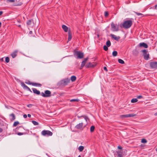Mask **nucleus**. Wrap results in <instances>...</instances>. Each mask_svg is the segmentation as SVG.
I'll use <instances>...</instances> for the list:
<instances>
[{
	"mask_svg": "<svg viewBox=\"0 0 157 157\" xmlns=\"http://www.w3.org/2000/svg\"><path fill=\"white\" fill-rule=\"evenodd\" d=\"M66 80L62 79L57 84V88H63L69 82L68 79H65Z\"/></svg>",
	"mask_w": 157,
	"mask_h": 157,
	"instance_id": "f257e3e1",
	"label": "nucleus"
},
{
	"mask_svg": "<svg viewBox=\"0 0 157 157\" xmlns=\"http://www.w3.org/2000/svg\"><path fill=\"white\" fill-rule=\"evenodd\" d=\"M132 25V22L131 20H126L124 21L122 25L123 27L126 29L130 28Z\"/></svg>",
	"mask_w": 157,
	"mask_h": 157,
	"instance_id": "f03ea898",
	"label": "nucleus"
},
{
	"mask_svg": "<svg viewBox=\"0 0 157 157\" xmlns=\"http://www.w3.org/2000/svg\"><path fill=\"white\" fill-rule=\"evenodd\" d=\"M74 56L75 57L76 56V58L77 59H81L83 58L84 54L79 51H75Z\"/></svg>",
	"mask_w": 157,
	"mask_h": 157,
	"instance_id": "7ed1b4c3",
	"label": "nucleus"
},
{
	"mask_svg": "<svg viewBox=\"0 0 157 157\" xmlns=\"http://www.w3.org/2000/svg\"><path fill=\"white\" fill-rule=\"evenodd\" d=\"M41 133L43 136H52L53 134L50 131L46 130L42 131Z\"/></svg>",
	"mask_w": 157,
	"mask_h": 157,
	"instance_id": "20e7f679",
	"label": "nucleus"
},
{
	"mask_svg": "<svg viewBox=\"0 0 157 157\" xmlns=\"http://www.w3.org/2000/svg\"><path fill=\"white\" fill-rule=\"evenodd\" d=\"M25 82L27 84L32 85L34 86L41 87L42 86V85L40 83L30 82L29 80L26 81Z\"/></svg>",
	"mask_w": 157,
	"mask_h": 157,
	"instance_id": "39448f33",
	"label": "nucleus"
},
{
	"mask_svg": "<svg viewBox=\"0 0 157 157\" xmlns=\"http://www.w3.org/2000/svg\"><path fill=\"white\" fill-rule=\"evenodd\" d=\"M111 28L113 29V31H117L118 30L119 26L117 24L115 25L113 22H112L111 25Z\"/></svg>",
	"mask_w": 157,
	"mask_h": 157,
	"instance_id": "423d86ee",
	"label": "nucleus"
},
{
	"mask_svg": "<svg viewBox=\"0 0 157 157\" xmlns=\"http://www.w3.org/2000/svg\"><path fill=\"white\" fill-rule=\"evenodd\" d=\"M150 66L152 68H157V62H151L150 63Z\"/></svg>",
	"mask_w": 157,
	"mask_h": 157,
	"instance_id": "0eeeda50",
	"label": "nucleus"
},
{
	"mask_svg": "<svg viewBox=\"0 0 157 157\" xmlns=\"http://www.w3.org/2000/svg\"><path fill=\"white\" fill-rule=\"evenodd\" d=\"M21 86L25 89H27L28 91L32 92L31 89L28 86L26 85L23 82H21Z\"/></svg>",
	"mask_w": 157,
	"mask_h": 157,
	"instance_id": "6e6552de",
	"label": "nucleus"
},
{
	"mask_svg": "<svg viewBox=\"0 0 157 157\" xmlns=\"http://www.w3.org/2000/svg\"><path fill=\"white\" fill-rule=\"evenodd\" d=\"M88 59L89 58L88 57H87L84 59V60L81 63V67H82L85 66L86 63V61L88 60Z\"/></svg>",
	"mask_w": 157,
	"mask_h": 157,
	"instance_id": "1a4fd4ad",
	"label": "nucleus"
},
{
	"mask_svg": "<svg viewBox=\"0 0 157 157\" xmlns=\"http://www.w3.org/2000/svg\"><path fill=\"white\" fill-rule=\"evenodd\" d=\"M83 123L82 122L79 123L78 124H77V125H76L75 128L77 129H80L82 128L83 126Z\"/></svg>",
	"mask_w": 157,
	"mask_h": 157,
	"instance_id": "9d476101",
	"label": "nucleus"
},
{
	"mask_svg": "<svg viewBox=\"0 0 157 157\" xmlns=\"http://www.w3.org/2000/svg\"><path fill=\"white\" fill-rule=\"evenodd\" d=\"M116 152L117 153V157H123V152L122 151H117Z\"/></svg>",
	"mask_w": 157,
	"mask_h": 157,
	"instance_id": "9b49d317",
	"label": "nucleus"
},
{
	"mask_svg": "<svg viewBox=\"0 0 157 157\" xmlns=\"http://www.w3.org/2000/svg\"><path fill=\"white\" fill-rule=\"evenodd\" d=\"M44 93L46 95L45 97H48L51 96V91L49 90H46L45 91Z\"/></svg>",
	"mask_w": 157,
	"mask_h": 157,
	"instance_id": "f8f14e48",
	"label": "nucleus"
},
{
	"mask_svg": "<svg viewBox=\"0 0 157 157\" xmlns=\"http://www.w3.org/2000/svg\"><path fill=\"white\" fill-rule=\"evenodd\" d=\"M95 66V65L92 64V63L90 62H89L85 66L86 68H89L94 67Z\"/></svg>",
	"mask_w": 157,
	"mask_h": 157,
	"instance_id": "ddd939ff",
	"label": "nucleus"
},
{
	"mask_svg": "<svg viewBox=\"0 0 157 157\" xmlns=\"http://www.w3.org/2000/svg\"><path fill=\"white\" fill-rule=\"evenodd\" d=\"M110 36L112 38L114 39L115 40L118 41L120 38V37L119 36H116L114 34H111Z\"/></svg>",
	"mask_w": 157,
	"mask_h": 157,
	"instance_id": "4468645a",
	"label": "nucleus"
},
{
	"mask_svg": "<svg viewBox=\"0 0 157 157\" xmlns=\"http://www.w3.org/2000/svg\"><path fill=\"white\" fill-rule=\"evenodd\" d=\"M140 46V47H143L145 48H148V45L146 43L143 42L140 43L139 44Z\"/></svg>",
	"mask_w": 157,
	"mask_h": 157,
	"instance_id": "2eb2a0df",
	"label": "nucleus"
},
{
	"mask_svg": "<svg viewBox=\"0 0 157 157\" xmlns=\"http://www.w3.org/2000/svg\"><path fill=\"white\" fill-rule=\"evenodd\" d=\"M18 52L17 50H15L11 54V56L13 58H15Z\"/></svg>",
	"mask_w": 157,
	"mask_h": 157,
	"instance_id": "dca6fc26",
	"label": "nucleus"
},
{
	"mask_svg": "<svg viewBox=\"0 0 157 157\" xmlns=\"http://www.w3.org/2000/svg\"><path fill=\"white\" fill-rule=\"evenodd\" d=\"M32 90L34 93L38 95L40 94V91L39 90H37L36 89L33 88L32 89Z\"/></svg>",
	"mask_w": 157,
	"mask_h": 157,
	"instance_id": "f3484780",
	"label": "nucleus"
},
{
	"mask_svg": "<svg viewBox=\"0 0 157 157\" xmlns=\"http://www.w3.org/2000/svg\"><path fill=\"white\" fill-rule=\"evenodd\" d=\"M10 116L11 117V118H10V120L11 121H13L15 119V116L14 114L13 113L11 114Z\"/></svg>",
	"mask_w": 157,
	"mask_h": 157,
	"instance_id": "a211bd4d",
	"label": "nucleus"
},
{
	"mask_svg": "<svg viewBox=\"0 0 157 157\" xmlns=\"http://www.w3.org/2000/svg\"><path fill=\"white\" fill-rule=\"evenodd\" d=\"M68 41H70L72 38V35L71 33V31L69 30L68 31Z\"/></svg>",
	"mask_w": 157,
	"mask_h": 157,
	"instance_id": "6ab92c4d",
	"label": "nucleus"
},
{
	"mask_svg": "<svg viewBox=\"0 0 157 157\" xmlns=\"http://www.w3.org/2000/svg\"><path fill=\"white\" fill-rule=\"evenodd\" d=\"M62 28L65 32H67L68 28L66 26L63 25H62Z\"/></svg>",
	"mask_w": 157,
	"mask_h": 157,
	"instance_id": "aec40b11",
	"label": "nucleus"
},
{
	"mask_svg": "<svg viewBox=\"0 0 157 157\" xmlns=\"http://www.w3.org/2000/svg\"><path fill=\"white\" fill-rule=\"evenodd\" d=\"M144 59L147 60L149 59V54L148 53L144 55Z\"/></svg>",
	"mask_w": 157,
	"mask_h": 157,
	"instance_id": "412c9836",
	"label": "nucleus"
},
{
	"mask_svg": "<svg viewBox=\"0 0 157 157\" xmlns=\"http://www.w3.org/2000/svg\"><path fill=\"white\" fill-rule=\"evenodd\" d=\"M22 4V2H21L19 1L18 2L15 3H14V6H21Z\"/></svg>",
	"mask_w": 157,
	"mask_h": 157,
	"instance_id": "4be33fe9",
	"label": "nucleus"
},
{
	"mask_svg": "<svg viewBox=\"0 0 157 157\" xmlns=\"http://www.w3.org/2000/svg\"><path fill=\"white\" fill-rule=\"evenodd\" d=\"M84 148V147L83 146H81L78 147V149L81 152L83 150Z\"/></svg>",
	"mask_w": 157,
	"mask_h": 157,
	"instance_id": "5701e85b",
	"label": "nucleus"
},
{
	"mask_svg": "<svg viewBox=\"0 0 157 157\" xmlns=\"http://www.w3.org/2000/svg\"><path fill=\"white\" fill-rule=\"evenodd\" d=\"M121 117L123 118L129 117L128 114L122 115L121 116Z\"/></svg>",
	"mask_w": 157,
	"mask_h": 157,
	"instance_id": "b1692460",
	"label": "nucleus"
},
{
	"mask_svg": "<svg viewBox=\"0 0 157 157\" xmlns=\"http://www.w3.org/2000/svg\"><path fill=\"white\" fill-rule=\"evenodd\" d=\"M117 51H114L112 53V55L113 56L115 57L117 56Z\"/></svg>",
	"mask_w": 157,
	"mask_h": 157,
	"instance_id": "393cba45",
	"label": "nucleus"
},
{
	"mask_svg": "<svg viewBox=\"0 0 157 157\" xmlns=\"http://www.w3.org/2000/svg\"><path fill=\"white\" fill-rule=\"evenodd\" d=\"M106 45L107 47H110L111 46V43L110 40H108L106 42Z\"/></svg>",
	"mask_w": 157,
	"mask_h": 157,
	"instance_id": "a878e982",
	"label": "nucleus"
},
{
	"mask_svg": "<svg viewBox=\"0 0 157 157\" xmlns=\"http://www.w3.org/2000/svg\"><path fill=\"white\" fill-rule=\"evenodd\" d=\"M94 129H95V127L94 126H92L91 127H90V131L91 132H93L94 130Z\"/></svg>",
	"mask_w": 157,
	"mask_h": 157,
	"instance_id": "bb28decb",
	"label": "nucleus"
},
{
	"mask_svg": "<svg viewBox=\"0 0 157 157\" xmlns=\"http://www.w3.org/2000/svg\"><path fill=\"white\" fill-rule=\"evenodd\" d=\"M33 21V20H28L27 22V24L28 25H31Z\"/></svg>",
	"mask_w": 157,
	"mask_h": 157,
	"instance_id": "cd10ccee",
	"label": "nucleus"
},
{
	"mask_svg": "<svg viewBox=\"0 0 157 157\" xmlns=\"http://www.w3.org/2000/svg\"><path fill=\"white\" fill-rule=\"evenodd\" d=\"M118 62L121 64H124V62L123 60L121 59H118Z\"/></svg>",
	"mask_w": 157,
	"mask_h": 157,
	"instance_id": "c85d7f7f",
	"label": "nucleus"
},
{
	"mask_svg": "<svg viewBox=\"0 0 157 157\" xmlns=\"http://www.w3.org/2000/svg\"><path fill=\"white\" fill-rule=\"evenodd\" d=\"M138 100L136 98H133L132 99L131 101V102L132 103H135Z\"/></svg>",
	"mask_w": 157,
	"mask_h": 157,
	"instance_id": "c756f323",
	"label": "nucleus"
},
{
	"mask_svg": "<svg viewBox=\"0 0 157 157\" xmlns=\"http://www.w3.org/2000/svg\"><path fill=\"white\" fill-rule=\"evenodd\" d=\"M32 122L35 125H37L39 124V123L37 122L34 120L32 121Z\"/></svg>",
	"mask_w": 157,
	"mask_h": 157,
	"instance_id": "7c9ffc66",
	"label": "nucleus"
},
{
	"mask_svg": "<svg viewBox=\"0 0 157 157\" xmlns=\"http://www.w3.org/2000/svg\"><path fill=\"white\" fill-rule=\"evenodd\" d=\"M79 101V100L78 99H72L70 100L71 102H78Z\"/></svg>",
	"mask_w": 157,
	"mask_h": 157,
	"instance_id": "2f4dec72",
	"label": "nucleus"
},
{
	"mask_svg": "<svg viewBox=\"0 0 157 157\" xmlns=\"http://www.w3.org/2000/svg\"><path fill=\"white\" fill-rule=\"evenodd\" d=\"M19 124V122H18L17 121H15L14 123L13 126H14V127H15Z\"/></svg>",
	"mask_w": 157,
	"mask_h": 157,
	"instance_id": "473e14b6",
	"label": "nucleus"
},
{
	"mask_svg": "<svg viewBox=\"0 0 157 157\" xmlns=\"http://www.w3.org/2000/svg\"><path fill=\"white\" fill-rule=\"evenodd\" d=\"M147 142V140L145 139H143L141 140V142L142 143H146Z\"/></svg>",
	"mask_w": 157,
	"mask_h": 157,
	"instance_id": "72a5a7b5",
	"label": "nucleus"
},
{
	"mask_svg": "<svg viewBox=\"0 0 157 157\" xmlns=\"http://www.w3.org/2000/svg\"><path fill=\"white\" fill-rule=\"evenodd\" d=\"M5 61L6 63H8L10 61L9 58L8 57H7L5 58Z\"/></svg>",
	"mask_w": 157,
	"mask_h": 157,
	"instance_id": "f704fd0d",
	"label": "nucleus"
},
{
	"mask_svg": "<svg viewBox=\"0 0 157 157\" xmlns=\"http://www.w3.org/2000/svg\"><path fill=\"white\" fill-rule=\"evenodd\" d=\"M136 114H128L129 117H133L136 116Z\"/></svg>",
	"mask_w": 157,
	"mask_h": 157,
	"instance_id": "c9c22d12",
	"label": "nucleus"
},
{
	"mask_svg": "<svg viewBox=\"0 0 157 157\" xmlns=\"http://www.w3.org/2000/svg\"><path fill=\"white\" fill-rule=\"evenodd\" d=\"M142 51L144 55H145L147 54V51L146 50L144 49V50H142Z\"/></svg>",
	"mask_w": 157,
	"mask_h": 157,
	"instance_id": "e433bc0d",
	"label": "nucleus"
},
{
	"mask_svg": "<svg viewBox=\"0 0 157 157\" xmlns=\"http://www.w3.org/2000/svg\"><path fill=\"white\" fill-rule=\"evenodd\" d=\"M108 47H107V46H106V45H104L103 46V49L105 51H107L108 50Z\"/></svg>",
	"mask_w": 157,
	"mask_h": 157,
	"instance_id": "4c0bfd02",
	"label": "nucleus"
},
{
	"mask_svg": "<svg viewBox=\"0 0 157 157\" xmlns=\"http://www.w3.org/2000/svg\"><path fill=\"white\" fill-rule=\"evenodd\" d=\"M84 118L86 122L89 121V118L85 116V117H84Z\"/></svg>",
	"mask_w": 157,
	"mask_h": 157,
	"instance_id": "58836bf2",
	"label": "nucleus"
},
{
	"mask_svg": "<svg viewBox=\"0 0 157 157\" xmlns=\"http://www.w3.org/2000/svg\"><path fill=\"white\" fill-rule=\"evenodd\" d=\"M136 14L138 16H142L143 14L141 13H139L138 12H135Z\"/></svg>",
	"mask_w": 157,
	"mask_h": 157,
	"instance_id": "ea45409f",
	"label": "nucleus"
},
{
	"mask_svg": "<svg viewBox=\"0 0 157 157\" xmlns=\"http://www.w3.org/2000/svg\"><path fill=\"white\" fill-rule=\"evenodd\" d=\"M41 95L44 97H45L46 96V95L45 94V93H44L43 92H42L41 93Z\"/></svg>",
	"mask_w": 157,
	"mask_h": 157,
	"instance_id": "a19ab883",
	"label": "nucleus"
},
{
	"mask_svg": "<svg viewBox=\"0 0 157 157\" xmlns=\"http://www.w3.org/2000/svg\"><path fill=\"white\" fill-rule=\"evenodd\" d=\"M17 134L19 136H21V135H22L24 134L25 133H24L19 132L17 133Z\"/></svg>",
	"mask_w": 157,
	"mask_h": 157,
	"instance_id": "79ce46f5",
	"label": "nucleus"
},
{
	"mask_svg": "<svg viewBox=\"0 0 157 157\" xmlns=\"http://www.w3.org/2000/svg\"><path fill=\"white\" fill-rule=\"evenodd\" d=\"M109 15V13L107 12H105V17H107Z\"/></svg>",
	"mask_w": 157,
	"mask_h": 157,
	"instance_id": "37998d69",
	"label": "nucleus"
},
{
	"mask_svg": "<svg viewBox=\"0 0 157 157\" xmlns=\"http://www.w3.org/2000/svg\"><path fill=\"white\" fill-rule=\"evenodd\" d=\"M33 104H29V105H28L27 106L28 107H29V108H31V107L33 106Z\"/></svg>",
	"mask_w": 157,
	"mask_h": 157,
	"instance_id": "c03bdc74",
	"label": "nucleus"
},
{
	"mask_svg": "<svg viewBox=\"0 0 157 157\" xmlns=\"http://www.w3.org/2000/svg\"><path fill=\"white\" fill-rule=\"evenodd\" d=\"M70 78H76V77L75 76L73 75L71 76Z\"/></svg>",
	"mask_w": 157,
	"mask_h": 157,
	"instance_id": "a18cd8bd",
	"label": "nucleus"
},
{
	"mask_svg": "<svg viewBox=\"0 0 157 157\" xmlns=\"http://www.w3.org/2000/svg\"><path fill=\"white\" fill-rule=\"evenodd\" d=\"M68 80H69L68 81H69V82H70V80H71L72 82H75L76 80V79H68Z\"/></svg>",
	"mask_w": 157,
	"mask_h": 157,
	"instance_id": "49530a36",
	"label": "nucleus"
},
{
	"mask_svg": "<svg viewBox=\"0 0 157 157\" xmlns=\"http://www.w3.org/2000/svg\"><path fill=\"white\" fill-rule=\"evenodd\" d=\"M7 1L10 2H14L15 1V0H7Z\"/></svg>",
	"mask_w": 157,
	"mask_h": 157,
	"instance_id": "de8ad7c7",
	"label": "nucleus"
},
{
	"mask_svg": "<svg viewBox=\"0 0 157 157\" xmlns=\"http://www.w3.org/2000/svg\"><path fill=\"white\" fill-rule=\"evenodd\" d=\"M142 96H139L137 97V98L138 99H140L142 98Z\"/></svg>",
	"mask_w": 157,
	"mask_h": 157,
	"instance_id": "09e8293b",
	"label": "nucleus"
},
{
	"mask_svg": "<svg viewBox=\"0 0 157 157\" xmlns=\"http://www.w3.org/2000/svg\"><path fill=\"white\" fill-rule=\"evenodd\" d=\"M118 148L119 149H122V147L121 146H118Z\"/></svg>",
	"mask_w": 157,
	"mask_h": 157,
	"instance_id": "8fccbe9b",
	"label": "nucleus"
},
{
	"mask_svg": "<svg viewBox=\"0 0 157 157\" xmlns=\"http://www.w3.org/2000/svg\"><path fill=\"white\" fill-rule=\"evenodd\" d=\"M27 115L25 114H24L23 115V117L24 118H26L27 117Z\"/></svg>",
	"mask_w": 157,
	"mask_h": 157,
	"instance_id": "3c124183",
	"label": "nucleus"
},
{
	"mask_svg": "<svg viewBox=\"0 0 157 157\" xmlns=\"http://www.w3.org/2000/svg\"><path fill=\"white\" fill-rule=\"evenodd\" d=\"M104 69L105 70V71H107V68L106 67H104Z\"/></svg>",
	"mask_w": 157,
	"mask_h": 157,
	"instance_id": "603ef678",
	"label": "nucleus"
},
{
	"mask_svg": "<svg viewBox=\"0 0 157 157\" xmlns=\"http://www.w3.org/2000/svg\"><path fill=\"white\" fill-rule=\"evenodd\" d=\"M0 61L1 62H3L4 61L3 58H1L0 59Z\"/></svg>",
	"mask_w": 157,
	"mask_h": 157,
	"instance_id": "864d4df0",
	"label": "nucleus"
},
{
	"mask_svg": "<svg viewBox=\"0 0 157 157\" xmlns=\"http://www.w3.org/2000/svg\"><path fill=\"white\" fill-rule=\"evenodd\" d=\"M154 7H155L154 8L155 9L157 10V5H155L154 6Z\"/></svg>",
	"mask_w": 157,
	"mask_h": 157,
	"instance_id": "5fc2aeb1",
	"label": "nucleus"
},
{
	"mask_svg": "<svg viewBox=\"0 0 157 157\" xmlns=\"http://www.w3.org/2000/svg\"><path fill=\"white\" fill-rule=\"evenodd\" d=\"M2 129L1 128H0V133L2 132Z\"/></svg>",
	"mask_w": 157,
	"mask_h": 157,
	"instance_id": "6e6d98bb",
	"label": "nucleus"
},
{
	"mask_svg": "<svg viewBox=\"0 0 157 157\" xmlns=\"http://www.w3.org/2000/svg\"><path fill=\"white\" fill-rule=\"evenodd\" d=\"M3 12L2 11H0V15H1L3 13Z\"/></svg>",
	"mask_w": 157,
	"mask_h": 157,
	"instance_id": "4d7b16f0",
	"label": "nucleus"
},
{
	"mask_svg": "<svg viewBox=\"0 0 157 157\" xmlns=\"http://www.w3.org/2000/svg\"><path fill=\"white\" fill-rule=\"evenodd\" d=\"M27 116L29 117H31V115L30 114H28Z\"/></svg>",
	"mask_w": 157,
	"mask_h": 157,
	"instance_id": "13d9d810",
	"label": "nucleus"
},
{
	"mask_svg": "<svg viewBox=\"0 0 157 157\" xmlns=\"http://www.w3.org/2000/svg\"><path fill=\"white\" fill-rule=\"evenodd\" d=\"M32 31H30L29 32V34H31L32 33Z\"/></svg>",
	"mask_w": 157,
	"mask_h": 157,
	"instance_id": "bf43d9fd",
	"label": "nucleus"
},
{
	"mask_svg": "<svg viewBox=\"0 0 157 157\" xmlns=\"http://www.w3.org/2000/svg\"><path fill=\"white\" fill-rule=\"evenodd\" d=\"M21 127V126H20V127H17V128H16V129H17V130H18V129H19V128H20V127Z\"/></svg>",
	"mask_w": 157,
	"mask_h": 157,
	"instance_id": "052dcab7",
	"label": "nucleus"
},
{
	"mask_svg": "<svg viewBox=\"0 0 157 157\" xmlns=\"http://www.w3.org/2000/svg\"><path fill=\"white\" fill-rule=\"evenodd\" d=\"M155 116H157V112L155 114Z\"/></svg>",
	"mask_w": 157,
	"mask_h": 157,
	"instance_id": "680f3d73",
	"label": "nucleus"
},
{
	"mask_svg": "<svg viewBox=\"0 0 157 157\" xmlns=\"http://www.w3.org/2000/svg\"><path fill=\"white\" fill-rule=\"evenodd\" d=\"M2 25V23L1 22H0V27H1Z\"/></svg>",
	"mask_w": 157,
	"mask_h": 157,
	"instance_id": "e2e57ef3",
	"label": "nucleus"
},
{
	"mask_svg": "<svg viewBox=\"0 0 157 157\" xmlns=\"http://www.w3.org/2000/svg\"><path fill=\"white\" fill-rule=\"evenodd\" d=\"M78 157H81V156L80 155H79Z\"/></svg>",
	"mask_w": 157,
	"mask_h": 157,
	"instance_id": "0e129e2a",
	"label": "nucleus"
},
{
	"mask_svg": "<svg viewBox=\"0 0 157 157\" xmlns=\"http://www.w3.org/2000/svg\"><path fill=\"white\" fill-rule=\"evenodd\" d=\"M156 151H157V148L156 149Z\"/></svg>",
	"mask_w": 157,
	"mask_h": 157,
	"instance_id": "69168bd1",
	"label": "nucleus"
}]
</instances>
